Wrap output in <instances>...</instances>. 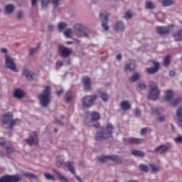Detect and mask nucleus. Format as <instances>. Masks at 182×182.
<instances>
[{
  "mask_svg": "<svg viewBox=\"0 0 182 182\" xmlns=\"http://www.w3.org/2000/svg\"><path fill=\"white\" fill-rule=\"evenodd\" d=\"M113 124L107 123L105 127H101L100 130L97 132L95 139L97 141H102V140H107L110 139L113 134Z\"/></svg>",
  "mask_w": 182,
  "mask_h": 182,
  "instance_id": "obj_1",
  "label": "nucleus"
},
{
  "mask_svg": "<svg viewBox=\"0 0 182 182\" xmlns=\"http://www.w3.org/2000/svg\"><path fill=\"white\" fill-rule=\"evenodd\" d=\"M74 32L78 38H87L90 39L93 38L96 34L89 28H86L81 24H76L74 27Z\"/></svg>",
  "mask_w": 182,
  "mask_h": 182,
  "instance_id": "obj_2",
  "label": "nucleus"
},
{
  "mask_svg": "<svg viewBox=\"0 0 182 182\" xmlns=\"http://www.w3.org/2000/svg\"><path fill=\"white\" fill-rule=\"evenodd\" d=\"M40 105L42 107H48L50 103V87L46 86L41 94L38 95Z\"/></svg>",
  "mask_w": 182,
  "mask_h": 182,
  "instance_id": "obj_3",
  "label": "nucleus"
},
{
  "mask_svg": "<svg viewBox=\"0 0 182 182\" xmlns=\"http://www.w3.org/2000/svg\"><path fill=\"white\" fill-rule=\"evenodd\" d=\"M2 122L4 124H8V130H12V127L18 123H21L19 119H14V114L12 112H7L2 116Z\"/></svg>",
  "mask_w": 182,
  "mask_h": 182,
  "instance_id": "obj_4",
  "label": "nucleus"
},
{
  "mask_svg": "<svg viewBox=\"0 0 182 182\" xmlns=\"http://www.w3.org/2000/svg\"><path fill=\"white\" fill-rule=\"evenodd\" d=\"M149 87L151 89L148 95L149 99L151 100H157L160 95V90L157 87V84L153 81L149 82Z\"/></svg>",
  "mask_w": 182,
  "mask_h": 182,
  "instance_id": "obj_5",
  "label": "nucleus"
},
{
  "mask_svg": "<svg viewBox=\"0 0 182 182\" xmlns=\"http://www.w3.org/2000/svg\"><path fill=\"white\" fill-rule=\"evenodd\" d=\"M90 121L85 120V124L87 126H89L90 127H95V129H99V127H100V124L99 122H96L95 124V122H97V120L100 119V114L96 111H93L90 114Z\"/></svg>",
  "mask_w": 182,
  "mask_h": 182,
  "instance_id": "obj_6",
  "label": "nucleus"
},
{
  "mask_svg": "<svg viewBox=\"0 0 182 182\" xmlns=\"http://www.w3.org/2000/svg\"><path fill=\"white\" fill-rule=\"evenodd\" d=\"M97 95H86L82 99V105L84 109H89L96 102Z\"/></svg>",
  "mask_w": 182,
  "mask_h": 182,
  "instance_id": "obj_7",
  "label": "nucleus"
},
{
  "mask_svg": "<svg viewBox=\"0 0 182 182\" xmlns=\"http://www.w3.org/2000/svg\"><path fill=\"white\" fill-rule=\"evenodd\" d=\"M5 66L13 72H16V64L15 60L11 55H5Z\"/></svg>",
  "mask_w": 182,
  "mask_h": 182,
  "instance_id": "obj_8",
  "label": "nucleus"
},
{
  "mask_svg": "<svg viewBox=\"0 0 182 182\" xmlns=\"http://www.w3.org/2000/svg\"><path fill=\"white\" fill-rule=\"evenodd\" d=\"M100 18L102 22V26L105 31H109V26H107V22H109V14L106 11L102 10L100 14Z\"/></svg>",
  "mask_w": 182,
  "mask_h": 182,
  "instance_id": "obj_9",
  "label": "nucleus"
},
{
  "mask_svg": "<svg viewBox=\"0 0 182 182\" xmlns=\"http://www.w3.org/2000/svg\"><path fill=\"white\" fill-rule=\"evenodd\" d=\"M58 54L62 58H69V56L72 55L71 48H66L62 45H59L58 47Z\"/></svg>",
  "mask_w": 182,
  "mask_h": 182,
  "instance_id": "obj_10",
  "label": "nucleus"
},
{
  "mask_svg": "<svg viewBox=\"0 0 182 182\" xmlns=\"http://www.w3.org/2000/svg\"><path fill=\"white\" fill-rule=\"evenodd\" d=\"M25 143L28 144V146H38L39 143V139H38V135H36V132H33L32 134L29 135L28 139H24Z\"/></svg>",
  "mask_w": 182,
  "mask_h": 182,
  "instance_id": "obj_11",
  "label": "nucleus"
},
{
  "mask_svg": "<svg viewBox=\"0 0 182 182\" xmlns=\"http://www.w3.org/2000/svg\"><path fill=\"white\" fill-rule=\"evenodd\" d=\"M21 178L19 175H6L0 178V182H18Z\"/></svg>",
  "mask_w": 182,
  "mask_h": 182,
  "instance_id": "obj_12",
  "label": "nucleus"
},
{
  "mask_svg": "<svg viewBox=\"0 0 182 182\" xmlns=\"http://www.w3.org/2000/svg\"><path fill=\"white\" fill-rule=\"evenodd\" d=\"M171 149V145L170 144H162L156 147L154 150V153H159V154H166L168 150Z\"/></svg>",
  "mask_w": 182,
  "mask_h": 182,
  "instance_id": "obj_13",
  "label": "nucleus"
},
{
  "mask_svg": "<svg viewBox=\"0 0 182 182\" xmlns=\"http://www.w3.org/2000/svg\"><path fill=\"white\" fill-rule=\"evenodd\" d=\"M156 29L160 36H165V35H168L171 32L170 26H158Z\"/></svg>",
  "mask_w": 182,
  "mask_h": 182,
  "instance_id": "obj_14",
  "label": "nucleus"
},
{
  "mask_svg": "<svg viewBox=\"0 0 182 182\" xmlns=\"http://www.w3.org/2000/svg\"><path fill=\"white\" fill-rule=\"evenodd\" d=\"M65 167L68 169V171L75 176V178L78 180L80 182H83L82 179L79 178L77 175H76V172L75 171V167L73 166V162L72 161H67L65 164Z\"/></svg>",
  "mask_w": 182,
  "mask_h": 182,
  "instance_id": "obj_15",
  "label": "nucleus"
},
{
  "mask_svg": "<svg viewBox=\"0 0 182 182\" xmlns=\"http://www.w3.org/2000/svg\"><path fill=\"white\" fill-rule=\"evenodd\" d=\"M65 167L68 169V171L75 176V178L78 180L80 182H83L82 179L79 178L77 175H76V172L75 171V167L73 166V162L72 161H67L65 164Z\"/></svg>",
  "mask_w": 182,
  "mask_h": 182,
  "instance_id": "obj_16",
  "label": "nucleus"
},
{
  "mask_svg": "<svg viewBox=\"0 0 182 182\" xmlns=\"http://www.w3.org/2000/svg\"><path fill=\"white\" fill-rule=\"evenodd\" d=\"M65 167L68 169V171L75 176V178L78 180L80 182H83L82 179L79 178L77 175H76V172L75 171V167L73 166V162L72 161H67L65 164Z\"/></svg>",
  "mask_w": 182,
  "mask_h": 182,
  "instance_id": "obj_17",
  "label": "nucleus"
},
{
  "mask_svg": "<svg viewBox=\"0 0 182 182\" xmlns=\"http://www.w3.org/2000/svg\"><path fill=\"white\" fill-rule=\"evenodd\" d=\"M21 73L23 75V76H24V77H26V79H27V80H33V77L35 76V73L31 70H29V69L26 68H23Z\"/></svg>",
  "mask_w": 182,
  "mask_h": 182,
  "instance_id": "obj_18",
  "label": "nucleus"
},
{
  "mask_svg": "<svg viewBox=\"0 0 182 182\" xmlns=\"http://www.w3.org/2000/svg\"><path fill=\"white\" fill-rule=\"evenodd\" d=\"M159 69H160V63L154 61V67L146 68V72L149 75H154V73H157V72H159Z\"/></svg>",
  "mask_w": 182,
  "mask_h": 182,
  "instance_id": "obj_19",
  "label": "nucleus"
},
{
  "mask_svg": "<svg viewBox=\"0 0 182 182\" xmlns=\"http://www.w3.org/2000/svg\"><path fill=\"white\" fill-rule=\"evenodd\" d=\"M82 80L85 90L86 92L92 90V81H90V78L88 77H83Z\"/></svg>",
  "mask_w": 182,
  "mask_h": 182,
  "instance_id": "obj_20",
  "label": "nucleus"
},
{
  "mask_svg": "<svg viewBox=\"0 0 182 182\" xmlns=\"http://www.w3.org/2000/svg\"><path fill=\"white\" fill-rule=\"evenodd\" d=\"M109 161H113L115 164H122L123 163V158L117 155H109Z\"/></svg>",
  "mask_w": 182,
  "mask_h": 182,
  "instance_id": "obj_21",
  "label": "nucleus"
},
{
  "mask_svg": "<svg viewBox=\"0 0 182 182\" xmlns=\"http://www.w3.org/2000/svg\"><path fill=\"white\" fill-rule=\"evenodd\" d=\"M127 143H129V144H141V143H143V141H144V139L131 137V138L127 139Z\"/></svg>",
  "mask_w": 182,
  "mask_h": 182,
  "instance_id": "obj_22",
  "label": "nucleus"
},
{
  "mask_svg": "<svg viewBox=\"0 0 182 182\" xmlns=\"http://www.w3.org/2000/svg\"><path fill=\"white\" fill-rule=\"evenodd\" d=\"M52 171L54 173V174H56V176L60 178V181L62 182H69L68 180V178H65V176L62 174L58 170H56L55 168L52 169Z\"/></svg>",
  "mask_w": 182,
  "mask_h": 182,
  "instance_id": "obj_23",
  "label": "nucleus"
},
{
  "mask_svg": "<svg viewBox=\"0 0 182 182\" xmlns=\"http://www.w3.org/2000/svg\"><path fill=\"white\" fill-rule=\"evenodd\" d=\"M114 28L117 32H123L124 31V24L122 21H117Z\"/></svg>",
  "mask_w": 182,
  "mask_h": 182,
  "instance_id": "obj_24",
  "label": "nucleus"
},
{
  "mask_svg": "<svg viewBox=\"0 0 182 182\" xmlns=\"http://www.w3.org/2000/svg\"><path fill=\"white\" fill-rule=\"evenodd\" d=\"M136 69V65L134 63H127L124 66V70L125 72H133Z\"/></svg>",
  "mask_w": 182,
  "mask_h": 182,
  "instance_id": "obj_25",
  "label": "nucleus"
},
{
  "mask_svg": "<svg viewBox=\"0 0 182 182\" xmlns=\"http://www.w3.org/2000/svg\"><path fill=\"white\" fill-rule=\"evenodd\" d=\"M173 97H174V92L173 90H168L165 92V100H166V102H171Z\"/></svg>",
  "mask_w": 182,
  "mask_h": 182,
  "instance_id": "obj_26",
  "label": "nucleus"
},
{
  "mask_svg": "<svg viewBox=\"0 0 182 182\" xmlns=\"http://www.w3.org/2000/svg\"><path fill=\"white\" fill-rule=\"evenodd\" d=\"M5 13L7 15H11V14H13L14 11H15V5L14 4H7L4 7Z\"/></svg>",
  "mask_w": 182,
  "mask_h": 182,
  "instance_id": "obj_27",
  "label": "nucleus"
},
{
  "mask_svg": "<svg viewBox=\"0 0 182 182\" xmlns=\"http://www.w3.org/2000/svg\"><path fill=\"white\" fill-rule=\"evenodd\" d=\"M120 107L122 110H130L132 106L129 105V101H122L120 104Z\"/></svg>",
  "mask_w": 182,
  "mask_h": 182,
  "instance_id": "obj_28",
  "label": "nucleus"
},
{
  "mask_svg": "<svg viewBox=\"0 0 182 182\" xmlns=\"http://www.w3.org/2000/svg\"><path fill=\"white\" fill-rule=\"evenodd\" d=\"M25 96V93L23 90L21 89H16L14 91V97H17V99H22V97Z\"/></svg>",
  "mask_w": 182,
  "mask_h": 182,
  "instance_id": "obj_29",
  "label": "nucleus"
},
{
  "mask_svg": "<svg viewBox=\"0 0 182 182\" xmlns=\"http://www.w3.org/2000/svg\"><path fill=\"white\" fill-rule=\"evenodd\" d=\"M56 166L58 167V168H60L62 167V166H66V163H65V159H63V156H59L58 158H57V161H56Z\"/></svg>",
  "mask_w": 182,
  "mask_h": 182,
  "instance_id": "obj_30",
  "label": "nucleus"
},
{
  "mask_svg": "<svg viewBox=\"0 0 182 182\" xmlns=\"http://www.w3.org/2000/svg\"><path fill=\"white\" fill-rule=\"evenodd\" d=\"M131 154H132V156H136V157H144V156H146V154L144 151L139 150H132Z\"/></svg>",
  "mask_w": 182,
  "mask_h": 182,
  "instance_id": "obj_31",
  "label": "nucleus"
},
{
  "mask_svg": "<svg viewBox=\"0 0 182 182\" xmlns=\"http://www.w3.org/2000/svg\"><path fill=\"white\" fill-rule=\"evenodd\" d=\"M72 97H73V92H72V91H68L65 94V96L64 99H65V101L67 103H69V102H72Z\"/></svg>",
  "mask_w": 182,
  "mask_h": 182,
  "instance_id": "obj_32",
  "label": "nucleus"
},
{
  "mask_svg": "<svg viewBox=\"0 0 182 182\" xmlns=\"http://www.w3.org/2000/svg\"><path fill=\"white\" fill-rule=\"evenodd\" d=\"M97 159L100 163H106V161H109V160H110L109 155L101 156H99Z\"/></svg>",
  "mask_w": 182,
  "mask_h": 182,
  "instance_id": "obj_33",
  "label": "nucleus"
},
{
  "mask_svg": "<svg viewBox=\"0 0 182 182\" xmlns=\"http://www.w3.org/2000/svg\"><path fill=\"white\" fill-rule=\"evenodd\" d=\"M68 27V24L64 22H59L58 24V29L60 32H62L64 29Z\"/></svg>",
  "mask_w": 182,
  "mask_h": 182,
  "instance_id": "obj_34",
  "label": "nucleus"
},
{
  "mask_svg": "<svg viewBox=\"0 0 182 182\" xmlns=\"http://www.w3.org/2000/svg\"><path fill=\"white\" fill-rule=\"evenodd\" d=\"M140 77V75L139 73H134L132 76L129 78L131 82H137L139 78Z\"/></svg>",
  "mask_w": 182,
  "mask_h": 182,
  "instance_id": "obj_35",
  "label": "nucleus"
},
{
  "mask_svg": "<svg viewBox=\"0 0 182 182\" xmlns=\"http://www.w3.org/2000/svg\"><path fill=\"white\" fill-rule=\"evenodd\" d=\"M44 177L46 180H51L52 181H56L55 176L50 173H45Z\"/></svg>",
  "mask_w": 182,
  "mask_h": 182,
  "instance_id": "obj_36",
  "label": "nucleus"
},
{
  "mask_svg": "<svg viewBox=\"0 0 182 182\" xmlns=\"http://www.w3.org/2000/svg\"><path fill=\"white\" fill-rule=\"evenodd\" d=\"M23 177H26V178H36V175L31 173V172H26L23 173Z\"/></svg>",
  "mask_w": 182,
  "mask_h": 182,
  "instance_id": "obj_37",
  "label": "nucleus"
},
{
  "mask_svg": "<svg viewBox=\"0 0 182 182\" xmlns=\"http://www.w3.org/2000/svg\"><path fill=\"white\" fill-rule=\"evenodd\" d=\"M173 38L176 42H178V41H182V30L179 31L177 34H175Z\"/></svg>",
  "mask_w": 182,
  "mask_h": 182,
  "instance_id": "obj_38",
  "label": "nucleus"
},
{
  "mask_svg": "<svg viewBox=\"0 0 182 182\" xmlns=\"http://www.w3.org/2000/svg\"><path fill=\"white\" fill-rule=\"evenodd\" d=\"M174 4V0H163L162 4L163 6H170Z\"/></svg>",
  "mask_w": 182,
  "mask_h": 182,
  "instance_id": "obj_39",
  "label": "nucleus"
},
{
  "mask_svg": "<svg viewBox=\"0 0 182 182\" xmlns=\"http://www.w3.org/2000/svg\"><path fill=\"white\" fill-rule=\"evenodd\" d=\"M181 102H182V98L179 97L176 100H172L171 101V105H172V106H176V105H178L179 103H181Z\"/></svg>",
  "mask_w": 182,
  "mask_h": 182,
  "instance_id": "obj_40",
  "label": "nucleus"
},
{
  "mask_svg": "<svg viewBox=\"0 0 182 182\" xmlns=\"http://www.w3.org/2000/svg\"><path fill=\"white\" fill-rule=\"evenodd\" d=\"M100 97L103 102H107L109 100V95L106 92H102Z\"/></svg>",
  "mask_w": 182,
  "mask_h": 182,
  "instance_id": "obj_41",
  "label": "nucleus"
},
{
  "mask_svg": "<svg viewBox=\"0 0 182 182\" xmlns=\"http://www.w3.org/2000/svg\"><path fill=\"white\" fill-rule=\"evenodd\" d=\"M171 60H170V55H166L164 59V66H168Z\"/></svg>",
  "mask_w": 182,
  "mask_h": 182,
  "instance_id": "obj_42",
  "label": "nucleus"
},
{
  "mask_svg": "<svg viewBox=\"0 0 182 182\" xmlns=\"http://www.w3.org/2000/svg\"><path fill=\"white\" fill-rule=\"evenodd\" d=\"M139 168L141 171H144V173H147V171H149V167L144 164H140Z\"/></svg>",
  "mask_w": 182,
  "mask_h": 182,
  "instance_id": "obj_43",
  "label": "nucleus"
},
{
  "mask_svg": "<svg viewBox=\"0 0 182 182\" xmlns=\"http://www.w3.org/2000/svg\"><path fill=\"white\" fill-rule=\"evenodd\" d=\"M64 35H65V36H66V38H72V29L67 28L64 31Z\"/></svg>",
  "mask_w": 182,
  "mask_h": 182,
  "instance_id": "obj_44",
  "label": "nucleus"
},
{
  "mask_svg": "<svg viewBox=\"0 0 182 182\" xmlns=\"http://www.w3.org/2000/svg\"><path fill=\"white\" fill-rule=\"evenodd\" d=\"M138 87L139 89H140V90H144V89H146V83H144V82H138Z\"/></svg>",
  "mask_w": 182,
  "mask_h": 182,
  "instance_id": "obj_45",
  "label": "nucleus"
},
{
  "mask_svg": "<svg viewBox=\"0 0 182 182\" xmlns=\"http://www.w3.org/2000/svg\"><path fill=\"white\" fill-rule=\"evenodd\" d=\"M146 6L148 9H154V4L151 1H146Z\"/></svg>",
  "mask_w": 182,
  "mask_h": 182,
  "instance_id": "obj_46",
  "label": "nucleus"
},
{
  "mask_svg": "<svg viewBox=\"0 0 182 182\" xmlns=\"http://www.w3.org/2000/svg\"><path fill=\"white\" fill-rule=\"evenodd\" d=\"M51 4L54 6L55 8H58L60 5V0H50Z\"/></svg>",
  "mask_w": 182,
  "mask_h": 182,
  "instance_id": "obj_47",
  "label": "nucleus"
},
{
  "mask_svg": "<svg viewBox=\"0 0 182 182\" xmlns=\"http://www.w3.org/2000/svg\"><path fill=\"white\" fill-rule=\"evenodd\" d=\"M149 167L152 170V171H154V173L159 171V168L157 167V166L154 165V164H150Z\"/></svg>",
  "mask_w": 182,
  "mask_h": 182,
  "instance_id": "obj_48",
  "label": "nucleus"
},
{
  "mask_svg": "<svg viewBox=\"0 0 182 182\" xmlns=\"http://www.w3.org/2000/svg\"><path fill=\"white\" fill-rule=\"evenodd\" d=\"M38 52V48H29L28 53L30 56H33Z\"/></svg>",
  "mask_w": 182,
  "mask_h": 182,
  "instance_id": "obj_49",
  "label": "nucleus"
},
{
  "mask_svg": "<svg viewBox=\"0 0 182 182\" xmlns=\"http://www.w3.org/2000/svg\"><path fill=\"white\" fill-rule=\"evenodd\" d=\"M16 18L17 19H22V18H23V11L20 10L19 11H18L17 15H16Z\"/></svg>",
  "mask_w": 182,
  "mask_h": 182,
  "instance_id": "obj_50",
  "label": "nucleus"
},
{
  "mask_svg": "<svg viewBox=\"0 0 182 182\" xmlns=\"http://www.w3.org/2000/svg\"><path fill=\"white\" fill-rule=\"evenodd\" d=\"M125 19H132V18L133 17V14H132V12L130 11H127L125 13Z\"/></svg>",
  "mask_w": 182,
  "mask_h": 182,
  "instance_id": "obj_51",
  "label": "nucleus"
},
{
  "mask_svg": "<svg viewBox=\"0 0 182 182\" xmlns=\"http://www.w3.org/2000/svg\"><path fill=\"white\" fill-rule=\"evenodd\" d=\"M151 112L154 114H160V109L159 108H151Z\"/></svg>",
  "mask_w": 182,
  "mask_h": 182,
  "instance_id": "obj_52",
  "label": "nucleus"
},
{
  "mask_svg": "<svg viewBox=\"0 0 182 182\" xmlns=\"http://www.w3.org/2000/svg\"><path fill=\"white\" fill-rule=\"evenodd\" d=\"M5 147L6 149V153L8 154H12V153H14V149L9 146H5Z\"/></svg>",
  "mask_w": 182,
  "mask_h": 182,
  "instance_id": "obj_53",
  "label": "nucleus"
},
{
  "mask_svg": "<svg viewBox=\"0 0 182 182\" xmlns=\"http://www.w3.org/2000/svg\"><path fill=\"white\" fill-rule=\"evenodd\" d=\"M174 140H175L176 143L181 144L182 143V136H178L176 138H174Z\"/></svg>",
  "mask_w": 182,
  "mask_h": 182,
  "instance_id": "obj_54",
  "label": "nucleus"
},
{
  "mask_svg": "<svg viewBox=\"0 0 182 182\" xmlns=\"http://www.w3.org/2000/svg\"><path fill=\"white\" fill-rule=\"evenodd\" d=\"M49 2H50V0H41V4L43 6H47Z\"/></svg>",
  "mask_w": 182,
  "mask_h": 182,
  "instance_id": "obj_55",
  "label": "nucleus"
},
{
  "mask_svg": "<svg viewBox=\"0 0 182 182\" xmlns=\"http://www.w3.org/2000/svg\"><path fill=\"white\" fill-rule=\"evenodd\" d=\"M135 114H136V117H140V116L141 115V111H140V109H139V108H136L135 110Z\"/></svg>",
  "mask_w": 182,
  "mask_h": 182,
  "instance_id": "obj_56",
  "label": "nucleus"
},
{
  "mask_svg": "<svg viewBox=\"0 0 182 182\" xmlns=\"http://www.w3.org/2000/svg\"><path fill=\"white\" fill-rule=\"evenodd\" d=\"M147 130H148L147 128H142V129H141V136H145V135H146V133H147Z\"/></svg>",
  "mask_w": 182,
  "mask_h": 182,
  "instance_id": "obj_57",
  "label": "nucleus"
},
{
  "mask_svg": "<svg viewBox=\"0 0 182 182\" xmlns=\"http://www.w3.org/2000/svg\"><path fill=\"white\" fill-rule=\"evenodd\" d=\"M61 66H63V61H62V60L57 61L56 67L57 68H61Z\"/></svg>",
  "mask_w": 182,
  "mask_h": 182,
  "instance_id": "obj_58",
  "label": "nucleus"
},
{
  "mask_svg": "<svg viewBox=\"0 0 182 182\" xmlns=\"http://www.w3.org/2000/svg\"><path fill=\"white\" fill-rule=\"evenodd\" d=\"M48 29L50 32H52V31H53V29H55V26L53 24H49L48 26Z\"/></svg>",
  "mask_w": 182,
  "mask_h": 182,
  "instance_id": "obj_59",
  "label": "nucleus"
},
{
  "mask_svg": "<svg viewBox=\"0 0 182 182\" xmlns=\"http://www.w3.org/2000/svg\"><path fill=\"white\" fill-rule=\"evenodd\" d=\"M157 122H163L164 120H166V117L164 116L159 117V118H156Z\"/></svg>",
  "mask_w": 182,
  "mask_h": 182,
  "instance_id": "obj_60",
  "label": "nucleus"
},
{
  "mask_svg": "<svg viewBox=\"0 0 182 182\" xmlns=\"http://www.w3.org/2000/svg\"><path fill=\"white\" fill-rule=\"evenodd\" d=\"M55 123H56V124H58L59 126H63V122H62L59 119H55Z\"/></svg>",
  "mask_w": 182,
  "mask_h": 182,
  "instance_id": "obj_61",
  "label": "nucleus"
},
{
  "mask_svg": "<svg viewBox=\"0 0 182 182\" xmlns=\"http://www.w3.org/2000/svg\"><path fill=\"white\" fill-rule=\"evenodd\" d=\"M62 93H63V89H61L58 92H57V96L58 97H60V95H62Z\"/></svg>",
  "mask_w": 182,
  "mask_h": 182,
  "instance_id": "obj_62",
  "label": "nucleus"
},
{
  "mask_svg": "<svg viewBox=\"0 0 182 182\" xmlns=\"http://www.w3.org/2000/svg\"><path fill=\"white\" fill-rule=\"evenodd\" d=\"M6 156V154L3 151H0V157H5Z\"/></svg>",
  "mask_w": 182,
  "mask_h": 182,
  "instance_id": "obj_63",
  "label": "nucleus"
},
{
  "mask_svg": "<svg viewBox=\"0 0 182 182\" xmlns=\"http://www.w3.org/2000/svg\"><path fill=\"white\" fill-rule=\"evenodd\" d=\"M117 59L118 60H122V54H120V53L117 54Z\"/></svg>",
  "mask_w": 182,
  "mask_h": 182,
  "instance_id": "obj_64",
  "label": "nucleus"
}]
</instances>
